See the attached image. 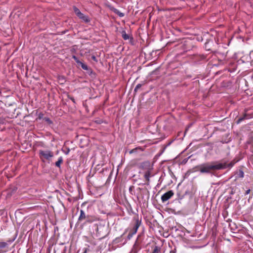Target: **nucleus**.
Here are the masks:
<instances>
[{"label":"nucleus","mask_w":253,"mask_h":253,"mask_svg":"<svg viewBox=\"0 0 253 253\" xmlns=\"http://www.w3.org/2000/svg\"><path fill=\"white\" fill-rule=\"evenodd\" d=\"M138 228V223H137V224L136 225V230H135V232H136V230L137 229V228Z\"/></svg>","instance_id":"f3484780"},{"label":"nucleus","mask_w":253,"mask_h":253,"mask_svg":"<svg viewBox=\"0 0 253 253\" xmlns=\"http://www.w3.org/2000/svg\"><path fill=\"white\" fill-rule=\"evenodd\" d=\"M250 190H248L247 191H246V194H248L249 193Z\"/></svg>","instance_id":"6ab92c4d"},{"label":"nucleus","mask_w":253,"mask_h":253,"mask_svg":"<svg viewBox=\"0 0 253 253\" xmlns=\"http://www.w3.org/2000/svg\"><path fill=\"white\" fill-rule=\"evenodd\" d=\"M151 176V171L150 170H148L144 174V177L146 180L148 182L149 181V178Z\"/></svg>","instance_id":"423d86ee"},{"label":"nucleus","mask_w":253,"mask_h":253,"mask_svg":"<svg viewBox=\"0 0 253 253\" xmlns=\"http://www.w3.org/2000/svg\"><path fill=\"white\" fill-rule=\"evenodd\" d=\"M7 246V244L6 242H0V251L2 249L5 248Z\"/></svg>","instance_id":"6e6552de"},{"label":"nucleus","mask_w":253,"mask_h":253,"mask_svg":"<svg viewBox=\"0 0 253 253\" xmlns=\"http://www.w3.org/2000/svg\"><path fill=\"white\" fill-rule=\"evenodd\" d=\"M85 218V215L84 211L83 210H81L80 211V215L79 217V220L82 221Z\"/></svg>","instance_id":"0eeeda50"},{"label":"nucleus","mask_w":253,"mask_h":253,"mask_svg":"<svg viewBox=\"0 0 253 253\" xmlns=\"http://www.w3.org/2000/svg\"><path fill=\"white\" fill-rule=\"evenodd\" d=\"M115 12L117 13L120 17H122L124 16V14L120 12L118 10L115 9Z\"/></svg>","instance_id":"ddd939ff"},{"label":"nucleus","mask_w":253,"mask_h":253,"mask_svg":"<svg viewBox=\"0 0 253 253\" xmlns=\"http://www.w3.org/2000/svg\"><path fill=\"white\" fill-rule=\"evenodd\" d=\"M78 65L81 66L84 70H87L88 69L87 66L82 62H81Z\"/></svg>","instance_id":"1a4fd4ad"},{"label":"nucleus","mask_w":253,"mask_h":253,"mask_svg":"<svg viewBox=\"0 0 253 253\" xmlns=\"http://www.w3.org/2000/svg\"><path fill=\"white\" fill-rule=\"evenodd\" d=\"M235 163V162H234L233 161L231 162L230 163H229L228 164L225 162H222L221 163L218 162V164H224V165H225L224 169H226L227 168H232L234 166Z\"/></svg>","instance_id":"39448f33"},{"label":"nucleus","mask_w":253,"mask_h":253,"mask_svg":"<svg viewBox=\"0 0 253 253\" xmlns=\"http://www.w3.org/2000/svg\"><path fill=\"white\" fill-rule=\"evenodd\" d=\"M122 37L124 38V39L125 40H128L129 39L128 35L127 34H126L125 31H123L122 32Z\"/></svg>","instance_id":"9b49d317"},{"label":"nucleus","mask_w":253,"mask_h":253,"mask_svg":"<svg viewBox=\"0 0 253 253\" xmlns=\"http://www.w3.org/2000/svg\"><path fill=\"white\" fill-rule=\"evenodd\" d=\"M247 118V115L245 114L243 117L240 118L237 121V124L241 123L243 120Z\"/></svg>","instance_id":"f8f14e48"},{"label":"nucleus","mask_w":253,"mask_h":253,"mask_svg":"<svg viewBox=\"0 0 253 253\" xmlns=\"http://www.w3.org/2000/svg\"><path fill=\"white\" fill-rule=\"evenodd\" d=\"M160 249L157 246H156L152 253H160Z\"/></svg>","instance_id":"4468645a"},{"label":"nucleus","mask_w":253,"mask_h":253,"mask_svg":"<svg viewBox=\"0 0 253 253\" xmlns=\"http://www.w3.org/2000/svg\"><path fill=\"white\" fill-rule=\"evenodd\" d=\"M92 59H93V60H96V58H95V56H93L92 57Z\"/></svg>","instance_id":"a211bd4d"},{"label":"nucleus","mask_w":253,"mask_h":253,"mask_svg":"<svg viewBox=\"0 0 253 253\" xmlns=\"http://www.w3.org/2000/svg\"><path fill=\"white\" fill-rule=\"evenodd\" d=\"M242 176L243 177V172H242Z\"/></svg>","instance_id":"aec40b11"},{"label":"nucleus","mask_w":253,"mask_h":253,"mask_svg":"<svg viewBox=\"0 0 253 253\" xmlns=\"http://www.w3.org/2000/svg\"><path fill=\"white\" fill-rule=\"evenodd\" d=\"M138 87H139V85H137L136 86V88H137Z\"/></svg>","instance_id":"412c9836"},{"label":"nucleus","mask_w":253,"mask_h":253,"mask_svg":"<svg viewBox=\"0 0 253 253\" xmlns=\"http://www.w3.org/2000/svg\"><path fill=\"white\" fill-rule=\"evenodd\" d=\"M39 155L40 158L42 161L44 160H48L53 156V152L48 150H40Z\"/></svg>","instance_id":"f03ea898"},{"label":"nucleus","mask_w":253,"mask_h":253,"mask_svg":"<svg viewBox=\"0 0 253 253\" xmlns=\"http://www.w3.org/2000/svg\"><path fill=\"white\" fill-rule=\"evenodd\" d=\"M174 195V193L172 191L170 190L165 193L161 197V200L163 202H165L169 199Z\"/></svg>","instance_id":"20e7f679"},{"label":"nucleus","mask_w":253,"mask_h":253,"mask_svg":"<svg viewBox=\"0 0 253 253\" xmlns=\"http://www.w3.org/2000/svg\"><path fill=\"white\" fill-rule=\"evenodd\" d=\"M72 58L75 60V61L77 62V63L79 65L80 64V63L81 62L78 59V58L74 55L73 56Z\"/></svg>","instance_id":"2eb2a0df"},{"label":"nucleus","mask_w":253,"mask_h":253,"mask_svg":"<svg viewBox=\"0 0 253 253\" xmlns=\"http://www.w3.org/2000/svg\"><path fill=\"white\" fill-rule=\"evenodd\" d=\"M83 253H86V251H84Z\"/></svg>","instance_id":"4be33fe9"},{"label":"nucleus","mask_w":253,"mask_h":253,"mask_svg":"<svg viewBox=\"0 0 253 253\" xmlns=\"http://www.w3.org/2000/svg\"><path fill=\"white\" fill-rule=\"evenodd\" d=\"M73 9L76 15L83 21L87 23L90 21L88 16L82 13L77 7L74 6Z\"/></svg>","instance_id":"7ed1b4c3"},{"label":"nucleus","mask_w":253,"mask_h":253,"mask_svg":"<svg viewBox=\"0 0 253 253\" xmlns=\"http://www.w3.org/2000/svg\"><path fill=\"white\" fill-rule=\"evenodd\" d=\"M136 150H137L136 149H132V150H131L129 152V154H132V153H133L135 152L136 151Z\"/></svg>","instance_id":"dca6fc26"},{"label":"nucleus","mask_w":253,"mask_h":253,"mask_svg":"<svg viewBox=\"0 0 253 253\" xmlns=\"http://www.w3.org/2000/svg\"><path fill=\"white\" fill-rule=\"evenodd\" d=\"M225 165L217 162L203 164L198 167L201 173H210L211 171L224 169Z\"/></svg>","instance_id":"f257e3e1"},{"label":"nucleus","mask_w":253,"mask_h":253,"mask_svg":"<svg viewBox=\"0 0 253 253\" xmlns=\"http://www.w3.org/2000/svg\"><path fill=\"white\" fill-rule=\"evenodd\" d=\"M63 160L61 157L59 158L58 160L56 162L55 165L57 167H60V164L62 163Z\"/></svg>","instance_id":"9d476101"}]
</instances>
